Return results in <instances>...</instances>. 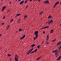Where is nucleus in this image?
I'll return each mask as SVG.
<instances>
[{
  "label": "nucleus",
  "mask_w": 61,
  "mask_h": 61,
  "mask_svg": "<svg viewBox=\"0 0 61 61\" xmlns=\"http://www.w3.org/2000/svg\"><path fill=\"white\" fill-rule=\"evenodd\" d=\"M53 20H51V21H49L48 24H49V25H50V24H51V22H53Z\"/></svg>",
  "instance_id": "obj_18"
},
{
  "label": "nucleus",
  "mask_w": 61,
  "mask_h": 61,
  "mask_svg": "<svg viewBox=\"0 0 61 61\" xmlns=\"http://www.w3.org/2000/svg\"><path fill=\"white\" fill-rule=\"evenodd\" d=\"M27 9V8L26 7V9Z\"/></svg>",
  "instance_id": "obj_56"
},
{
  "label": "nucleus",
  "mask_w": 61,
  "mask_h": 61,
  "mask_svg": "<svg viewBox=\"0 0 61 61\" xmlns=\"http://www.w3.org/2000/svg\"><path fill=\"white\" fill-rule=\"evenodd\" d=\"M54 29H53L51 30L50 31V33H53V32L54 31Z\"/></svg>",
  "instance_id": "obj_9"
},
{
  "label": "nucleus",
  "mask_w": 61,
  "mask_h": 61,
  "mask_svg": "<svg viewBox=\"0 0 61 61\" xmlns=\"http://www.w3.org/2000/svg\"><path fill=\"white\" fill-rule=\"evenodd\" d=\"M60 44H61V42H59L57 44V45L58 46L59 45H60Z\"/></svg>",
  "instance_id": "obj_21"
},
{
  "label": "nucleus",
  "mask_w": 61,
  "mask_h": 61,
  "mask_svg": "<svg viewBox=\"0 0 61 61\" xmlns=\"http://www.w3.org/2000/svg\"><path fill=\"white\" fill-rule=\"evenodd\" d=\"M48 39H49L47 38L46 39V41H48Z\"/></svg>",
  "instance_id": "obj_38"
},
{
  "label": "nucleus",
  "mask_w": 61,
  "mask_h": 61,
  "mask_svg": "<svg viewBox=\"0 0 61 61\" xmlns=\"http://www.w3.org/2000/svg\"><path fill=\"white\" fill-rule=\"evenodd\" d=\"M28 0H26V1L27 2V1Z\"/></svg>",
  "instance_id": "obj_53"
},
{
  "label": "nucleus",
  "mask_w": 61,
  "mask_h": 61,
  "mask_svg": "<svg viewBox=\"0 0 61 61\" xmlns=\"http://www.w3.org/2000/svg\"><path fill=\"white\" fill-rule=\"evenodd\" d=\"M18 31H16V33H17V32Z\"/></svg>",
  "instance_id": "obj_52"
},
{
  "label": "nucleus",
  "mask_w": 61,
  "mask_h": 61,
  "mask_svg": "<svg viewBox=\"0 0 61 61\" xmlns=\"http://www.w3.org/2000/svg\"><path fill=\"white\" fill-rule=\"evenodd\" d=\"M61 46H59V48L58 49V51H60V50L61 49Z\"/></svg>",
  "instance_id": "obj_13"
},
{
  "label": "nucleus",
  "mask_w": 61,
  "mask_h": 61,
  "mask_svg": "<svg viewBox=\"0 0 61 61\" xmlns=\"http://www.w3.org/2000/svg\"><path fill=\"white\" fill-rule=\"evenodd\" d=\"M38 31H36L34 32V35H36L38 34Z\"/></svg>",
  "instance_id": "obj_4"
},
{
  "label": "nucleus",
  "mask_w": 61,
  "mask_h": 61,
  "mask_svg": "<svg viewBox=\"0 0 61 61\" xmlns=\"http://www.w3.org/2000/svg\"><path fill=\"white\" fill-rule=\"evenodd\" d=\"M27 17V15H25L24 16V19H25V18H26Z\"/></svg>",
  "instance_id": "obj_20"
},
{
  "label": "nucleus",
  "mask_w": 61,
  "mask_h": 61,
  "mask_svg": "<svg viewBox=\"0 0 61 61\" xmlns=\"http://www.w3.org/2000/svg\"><path fill=\"white\" fill-rule=\"evenodd\" d=\"M33 50V48H32L29 51H28L26 53L27 55H29V54L32 51V50Z\"/></svg>",
  "instance_id": "obj_1"
},
{
  "label": "nucleus",
  "mask_w": 61,
  "mask_h": 61,
  "mask_svg": "<svg viewBox=\"0 0 61 61\" xmlns=\"http://www.w3.org/2000/svg\"><path fill=\"white\" fill-rule=\"evenodd\" d=\"M46 44H47V45H48L49 44V42L47 41H46Z\"/></svg>",
  "instance_id": "obj_29"
},
{
  "label": "nucleus",
  "mask_w": 61,
  "mask_h": 61,
  "mask_svg": "<svg viewBox=\"0 0 61 61\" xmlns=\"http://www.w3.org/2000/svg\"><path fill=\"white\" fill-rule=\"evenodd\" d=\"M36 37H34V40H35L36 39V38L37 37H38V34H37L36 35Z\"/></svg>",
  "instance_id": "obj_7"
},
{
  "label": "nucleus",
  "mask_w": 61,
  "mask_h": 61,
  "mask_svg": "<svg viewBox=\"0 0 61 61\" xmlns=\"http://www.w3.org/2000/svg\"><path fill=\"white\" fill-rule=\"evenodd\" d=\"M25 35H24L22 37V38H20V39H23L24 38H25Z\"/></svg>",
  "instance_id": "obj_14"
},
{
  "label": "nucleus",
  "mask_w": 61,
  "mask_h": 61,
  "mask_svg": "<svg viewBox=\"0 0 61 61\" xmlns=\"http://www.w3.org/2000/svg\"><path fill=\"white\" fill-rule=\"evenodd\" d=\"M44 41H43L42 42H44Z\"/></svg>",
  "instance_id": "obj_61"
},
{
  "label": "nucleus",
  "mask_w": 61,
  "mask_h": 61,
  "mask_svg": "<svg viewBox=\"0 0 61 61\" xmlns=\"http://www.w3.org/2000/svg\"><path fill=\"white\" fill-rule=\"evenodd\" d=\"M4 25V23H2V25Z\"/></svg>",
  "instance_id": "obj_40"
},
{
  "label": "nucleus",
  "mask_w": 61,
  "mask_h": 61,
  "mask_svg": "<svg viewBox=\"0 0 61 61\" xmlns=\"http://www.w3.org/2000/svg\"><path fill=\"white\" fill-rule=\"evenodd\" d=\"M49 28V26H46L44 27L43 28V29H45V28Z\"/></svg>",
  "instance_id": "obj_10"
},
{
  "label": "nucleus",
  "mask_w": 61,
  "mask_h": 61,
  "mask_svg": "<svg viewBox=\"0 0 61 61\" xmlns=\"http://www.w3.org/2000/svg\"><path fill=\"white\" fill-rule=\"evenodd\" d=\"M21 15V13H20L19 14H18L17 15L18 16H19V15Z\"/></svg>",
  "instance_id": "obj_33"
},
{
  "label": "nucleus",
  "mask_w": 61,
  "mask_h": 61,
  "mask_svg": "<svg viewBox=\"0 0 61 61\" xmlns=\"http://www.w3.org/2000/svg\"><path fill=\"white\" fill-rule=\"evenodd\" d=\"M6 8V6H4L2 8V12H3L4 11V10Z\"/></svg>",
  "instance_id": "obj_8"
},
{
  "label": "nucleus",
  "mask_w": 61,
  "mask_h": 61,
  "mask_svg": "<svg viewBox=\"0 0 61 61\" xmlns=\"http://www.w3.org/2000/svg\"><path fill=\"white\" fill-rule=\"evenodd\" d=\"M5 16H4L3 18V19H5Z\"/></svg>",
  "instance_id": "obj_27"
},
{
  "label": "nucleus",
  "mask_w": 61,
  "mask_h": 61,
  "mask_svg": "<svg viewBox=\"0 0 61 61\" xmlns=\"http://www.w3.org/2000/svg\"><path fill=\"white\" fill-rule=\"evenodd\" d=\"M12 3V2L11 1L9 3L10 4H11V3Z\"/></svg>",
  "instance_id": "obj_43"
},
{
  "label": "nucleus",
  "mask_w": 61,
  "mask_h": 61,
  "mask_svg": "<svg viewBox=\"0 0 61 61\" xmlns=\"http://www.w3.org/2000/svg\"><path fill=\"white\" fill-rule=\"evenodd\" d=\"M56 39H55V40H54V41H56Z\"/></svg>",
  "instance_id": "obj_47"
},
{
  "label": "nucleus",
  "mask_w": 61,
  "mask_h": 61,
  "mask_svg": "<svg viewBox=\"0 0 61 61\" xmlns=\"http://www.w3.org/2000/svg\"><path fill=\"white\" fill-rule=\"evenodd\" d=\"M11 59H12V58H10V61H11Z\"/></svg>",
  "instance_id": "obj_45"
},
{
  "label": "nucleus",
  "mask_w": 61,
  "mask_h": 61,
  "mask_svg": "<svg viewBox=\"0 0 61 61\" xmlns=\"http://www.w3.org/2000/svg\"><path fill=\"white\" fill-rule=\"evenodd\" d=\"M61 4V1L60 2V5Z\"/></svg>",
  "instance_id": "obj_46"
},
{
  "label": "nucleus",
  "mask_w": 61,
  "mask_h": 61,
  "mask_svg": "<svg viewBox=\"0 0 61 61\" xmlns=\"http://www.w3.org/2000/svg\"><path fill=\"white\" fill-rule=\"evenodd\" d=\"M46 23H47V22H46Z\"/></svg>",
  "instance_id": "obj_62"
},
{
  "label": "nucleus",
  "mask_w": 61,
  "mask_h": 61,
  "mask_svg": "<svg viewBox=\"0 0 61 61\" xmlns=\"http://www.w3.org/2000/svg\"><path fill=\"white\" fill-rule=\"evenodd\" d=\"M40 45H39L37 47L38 49H39V48H40Z\"/></svg>",
  "instance_id": "obj_26"
},
{
  "label": "nucleus",
  "mask_w": 61,
  "mask_h": 61,
  "mask_svg": "<svg viewBox=\"0 0 61 61\" xmlns=\"http://www.w3.org/2000/svg\"><path fill=\"white\" fill-rule=\"evenodd\" d=\"M35 46V44H33L31 46V47H33L34 46Z\"/></svg>",
  "instance_id": "obj_25"
},
{
  "label": "nucleus",
  "mask_w": 61,
  "mask_h": 61,
  "mask_svg": "<svg viewBox=\"0 0 61 61\" xmlns=\"http://www.w3.org/2000/svg\"><path fill=\"white\" fill-rule=\"evenodd\" d=\"M43 33H44V34H45V32L44 31H43Z\"/></svg>",
  "instance_id": "obj_41"
},
{
  "label": "nucleus",
  "mask_w": 61,
  "mask_h": 61,
  "mask_svg": "<svg viewBox=\"0 0 61 61\" xmlns=\"http://www.w3.org/2000/svg\"><path fill=\"white\" fill-rule=\"evenodd\" d=\"M56 5H54V6L53 7V8H55V7H56Z\"/></svg>",
  "instance_id": "obj_35"
},
{
  "label": "nucleus",
  "mask_w": 61,
  "mask_h": 61,
  "mask_svg": "<svg viewBox=\"0 0 61 61\" xmlns=\"http://www.w3.org/2000/svg\"><path fill=\"white\" fill-rule=\"evenodd\" d=\"M1 35H2V34H1L0 35V36H1Z\"/></svg>",
  "instance_id": "obj_50"
},
{
  "label": "nucleus",
  "mask_w": 61,
  "mask_h": 61,
  "mask_svg": "<svg viewBox=\"0 0 61 61\" xmlns=\"http://www.w3.org/2000/svg\"><path fill=\"white\" fill-rule=\"evenodd\" d=\"M43 12H44L43 11H41L40 13H39V14L40 15H42V14H43Z\"/></svg>",
  "instance_id": "obj_17"
},
{
  "label": "nucleus",
  "mask_w": 61,
  "mask_h": 61,
  "mask_svg": "<svg viewBox=\"0 0 61 61\" xmlns=\"http://www.w3.org/2000/svg\"><path fill=\"white\" fill-rule=\"evenodd\" d=\"M49 2V0L43 2V3L45 4H47Z\"/></svg>",
  "instance_id": "obj_2"
},
{
  "label": "nucleus",
  "mask_w": 61,
  "mask_h": 61,
  "mask_svg": "<svg viewBox=\"0 0 61 61\" xmlns=\"http://www.w3.org/2000/svg\"><path fill=\"white\" fill-rule=\"evenodd\" d=\"M18 58H15V61H18Z\"/></svg>",
  "instance_id": "obj_16"
},
{
  "label": "nucleus",
  "mask_w": 61,
  "mask_h": 61,
  "mask_svg": "<svg viewBox=\"0 0 61 61\" xmlns=\"http://www.w3.org/2000/svg\"><path fill=\"white\" fill-rule=\"evenodd\" d=\"M43 42H41V44H43Z\"/></svg>",
  "instance_id": "obj_55"
},
{
  "label": "nucleus",
  "mask_w": 61,
  "mask_h": 61,
  "mask_svg": "<svg viewBox=\"0 0 61 61\" xmlns=\"http://www.w3.org/2000/svg\"><path fill=\"white\" fill-rule=\"evenodd\" d=\"M37 50V49H36L34 51V52H36Z\"/></svg>",
  "instance_id": "obj_30"
},
{
  "label": "nucleus",
  "mask_w": 61,
  "mask_h": 61,
  "mask_svg": "<svg viewBox=\"0 0 61 61\" xmlns=\"http://www.w3.org/2000/svg\"><path fill=\"white\" fill-rule=\"evenodd\" d=\"M10 10H8L9 11Z\"/></svg>",
  "instance_id": "obj_63"
},
{
  "label": "nucleus",
  "mask_w": 61,
  "mask_h": 61,
  "mask_svg": "<svg viewBox=\"0 0 61 61\" xmlns=\"http://www.w3.org/2000/svg\"><path fill=\"white\" fill-rule=\"evenodd\" d=\"M24 2V1H21V2L20 3V5H22V4H23Z\"/></svg>",
  "instance_id": "obj_11"
},
{
  "label": "nucleus",
  "mask_w": 61,
  "mask_h": 61,
  "mask_svg": "<svg viewBox=\"0 0 61 61\" xmlns=\"http://www.w3.org/2000/svg\"><path fill=\"white\" fill-rule=\"evenodd\" d=\"M20 20H21V19L20 18L17 21L18 23H20Z\"/></svg>",
  "instance_id": "obj_19"
},
{
  "label": "nucleus",
  "mask_w": 61,
  "mask_h": 61,
  "mask_svg": "<svg viewBox=\"0 0 61 61\" xmlns=\"http://www.w3.org/2000/svg\"><path fill=\"white\" fill-rule=\"evenodd\" d=\"M27 3V2L25 1V3Z\"/></svg>",
  "instance_id": "obj_42"
},
{
  "label": "nucleus",
  "mask_w": 61,
  "mask_h": 61,
  "mask_svg": "<svg viewBox=\"0 0 61 61\" xmlns=\"http://www.w3.org/2000/svg\"><path fill=\"white\" fill-rule=\"evenodd\" d=\"M21 0H19L18 1V2H20V1H21Z\"/></svg>",
  "instance_id": "obj_39"
},
{
  "label": "nucleus",
  "mask_w": 61,
  "mask_h": 61,
  "mask_svg": "<svg viewBox=\"0 0 61 61\" xmlns=\"http://www.w3.org/2000/svg\"><path fill=\"white\" fill-rule=\"evenodd\" d=\"M13 21H14V19H11V20H10V22H13Z\"/></svg>",
  "instance_id": "obj_23"
},
{
  "label": "nucleus",
  "mask_w": 61,
  "mask_h": 61,
  "mask_svg": "<svg viewBox=\"0 0 61 61\" xmlns=\"http://www.w3.org/2000/svg\"><path fill=\"white\" fill-rule=\"evenodd\" d=\"M26 7L27 8V7H28V6L27 5Z\"/></svg>",
  "instance_id": "obj_51"
},
{
  "label": "nucleus",
  "mask_w": 61,
  "mask_h": 61,
  "mask_svg": "<svg viewBox=\"0 0 61 61\" xmlns=\"http://www.w3.org/2000/svg\"><path fill=\"white\" fill-rule=\"evenodd\" d=\"M48 4H49V2H48Z\"/></svg>",
  "instance_id": "obj_58"
},
{
  "label": "nucleus",
  "mask_w": 61,
  "mask_h": 61,
  "mask_svg": "<svg viewBox=\"0 0 61 61\" xmlns=\"http://www.w3.org/2000/svg\"><path fill=\"white\" fill-rule=\"evenodd\" d=\"M54 41H55L54 40H53L52 41V42H54Z\"/></svg>",
  "instance_id": "obj_44"
},
{
  "label": "nucleus",
  "mask_w": 61,
  "mask_h": 61,
  "mask_svg": "<svg viewBox=\"0 0 61 61\" xmlns=\"http://www.w3.org/2000/svg\"><path fill=\"white\" fill-rule=\"evenodd\" d=\"M55 56L56 57H57L58 56V52L55 53Z\"/></svg>",
  "instance_id": "obj_6"
},
{
  "label": "nucleus",
  "mask_w": 61,
  "mask_h": 61,
  "mask_svg": "<svg viewBox=\"0 0 61 61\" xmlns=\"http://www.w3.org/2000/svg\"><path fill=\"white\" fill-rule=\"evenodd\" d=\"M48 19H51V18H52V16L50 15L48 17Z\"/></svg>",
  "instance_id": "obj_15"
},
{
  "label": "nucleus",
  "mask_w": 61,
  "mask_h": 61,
  "mask_svg": "<svg viewBox=\"0 0 61 61\" xmlns=\"http://www.w3.org/2000/svg\"><path fill=\"white\" fill-rule=\"evenodd\" d=\"M30 1L31 2V1H32V0H30Z\"/></svg>",
  "instance_id": "obj_49"
},
{
  "label": "nucleus",
  "mask_w": 61,
  "mask_h": 61,
  "mask_svg": "<svg viewBox=\"0 0 61 61\" xmlns=\"http://www.w3.org/2000/svg\"><path fill=\"white\" fill-rule=\"evenodd\" d=\"M17 55H15V58H16V57H17Z\"/></svg>",
  "instance_id": "obj_36"
},
{
  "label": "nucleus",
  "mask_w": 61,
  "mask_h": 61,
  "mask_svg": "<svg viewBox=\"0 0 61 61\" xmlns=\"http://www.w3.org/2000/svg\"><path fill=\"white\" fill-rule=\"evenodd\" d=\"M37 0H33V1H37Z\"/></svg>",
  "instance_id": "obj_48"
},
{
  "label": "nucleus",
  "mask_w": 61,
  "mask_h": 61,
  "mask_svg": "<svg viewBox=\"0 0 61 61\" xmlns=\"http://www.w3.org/2000/svg\"><path fill=\"white\" fill-rule=\"evenodd\" d=\"M8 56H11V55L10 54H8Z\"/></svg>",
  "instance_id": "obj_31"
},
{
  "label": "nucleus",
  "mask_w": 61,
  "mask_h": 61,
  "mask_svg": "<svg viewBox=\"0 0 61 61\" xmlns=\"http://www.w3.org/2000/svg\"><path fill=\"white\" fill-rule=\"evenodd\" d=\"M48 21H49H49H50V20H48Z\"/></svg>",
  "instance_id": "obj_59"
},
{
  "label": "nucleus",
  "mask_w": 61,
  "mask_h": 61,
  "mask_svg": "<svg viewBox=\"0 0 61 61\" xmlns=\"http://www.w3.org/2000/svg\"><path fill=\"white\" fill-rule=\"evenodd\" d=\"M34 52H35V51H32L30 53V54H33V53H34Z\"/></svg>",
  "instance_id": "obj_34"
},
{
  "label": "nucleus",
  "mask_w": 61,
  "mask_h": 61,
  "mask_svg": "<svg viewBox=\"0 0 61 61\" xmlns=\"http://www.w3.org/2000/svg\"><path fill=\"white\" fill-rule=\"evenodd\" d=\"M41 56L40 57H38L37 58V59H36L37 60H39L40 58H41Z\"/></svg>",
  "instance_id": "obj_22"
},
{
  "label": "nucleus",
  "mask_w": 61,
  "mask_h": 61,
  "mask_svg": "<svg viewBox=\"0 0 61 61\" xmlns=\"http://www.w3.org/2000/svg\"><path fill=\"white\" fill-rule=\"evenodd\" d=\"M57 52H58V51L57 50H55L53 51H52V52H53V53H55V54H56V53H57Z\"/></svg>",
  "instance_id": "obj_5"
},
{
  "label": "nucleus",
  "mask_w": 61,
  "mask_h": 61,
  "mask_svg": "<svg viewBox=\"0 0 61 61\" xmlns=\"http://www.w3.org/2000/svg\"><path fill=\"white\" fill-rule=\"evenodd\" d=\"M23 30L22 29H20L19 30V31H22Z\"/></svg>",
  "instance_id": "obj_28"
},
{
  "label": "nucleus",
  "mask_w": 61,
  "mask_h": 61,
  "mask_svg": "<svg viewBox=\"0 0 61 61\" xmlns=\"http://www.w3.org/2000/svg\"><path fill=\"white\" fill-rule=\"evenodd\" d=\"M41 0H37V1H38V2H40Z\"/></svg>",
  "instance_id": "obj_37"
},
{
  "label": "nucleus",
  "mask_w": 61,
  "mask_h": 61,
  "mask_svg": "<svg viewBox=\"0 0 61 61\" xmlns=\"http://www.w3.org/2000/svg\"><path fill=\"white\" fill-rule=\"evenodd\" d=\"M17 15H16V17H17Z\"/></svg>",
  "instance_id": "obj_54"
},
{
  "label": "nucleus",
  "mask_w": 61,
  "mask_h": 61,
  "mask_svg": "<svg viewBox=\"0 0 61 61\" xmlns=\"http://www.w3.org/2000/svg\"><path fill=\"white\" fill-rule=\"evenodd\" d=\"M47 38H48V39H49V35H48L47 36Z\"/></svg>",
  "instance_id": "obj_32"
},
{
  "label": "nucleus",
  "mask_w": 61,
  "mask_h": 61,
  "mask_svg": "<svg viewBox=\"0 0 61 61\" xmlns=\"http://www.w3.org/2000/svg\"><path fill=\"white\" fill-rule=\"evenodd\" d=\"M9 12V11H8L7 13H8Z\"/></svg>",
  "instance_id": "obj_57"
},
{
  "label": "nucleus",
  "mask_w": 61,
  "mask_h": 61,
  "mask_svg": "<svg viewBox=\"0 0 61 61\" xmlns=\"http://www.w3.org/2000/svg\"><path fill=\"white\" fill-rule=\"evenodd\" d=\"M49 23V21L48 22H47V23Z\"/></svg>",
  "instance_id": "obj_60"
},
{
  "label": "nucleus",
  "mask_w": 61,
  "mask_h": 61,
  "mask_svg": "<svg viewBox=\"0 0 61 61\" xmlns=\"http://www.w3.org/2000/svg\"><path fill=\"white\" fill-rule=\"evenodd\" d=\"M59 1H58L57 2H56L55 3V5H58V4H59Z\"/></svg>",
  "instance_id": "obj_12"
},
{
  "label": "nucleus",
  "mask_w": 61,
  "mask_h": 61,
  "mask_svg": "<svg viewBox=\"0 0 61 61\" xmlns=\"http://www.w3.org/2000/svg\"><path fill=\"white\" fill-rule=\"evenodd\" d=\"M10 27V25H8V26L6 28L7 29H8Z\"/></svg>",
  "instance_id": "obj_24"
},
{
  "label": "nucleus",
  "mask_w": 61,
  "mask_h": 61,
  "mask_svg": "<svg viewBox=\"0 0 61 61\" xmlns=\"http://www.w3.org/2000/svg\"><path fill=\"white\" fill-rule=\"evenodd\" d=\"M61 55L58 58L56 59V60H60L61 59Z\"/></svg>",
  "instance_id": "obj_3"
}]
</instances>
